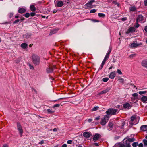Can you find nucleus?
I'll return each mask as SVG.
<instances>
[{
	"label": "nucleus",
	"instance_id": "2eb2a0df",
	"mask_svg": "<svg viewBox=\"0 0 147 147\" xmlns=\"http://www.w3.org/2000/svg\"><path fill=\"white\" fill-rule=\"evenodd\" d=\"M140 100L144 103H147V96H142L140 98Z\"/></svg>",
	"mask_w": 147,
	"mask_h": 147
},
{
	"label": "nucleus",
	"instance_id": "f704fd0d",
	"mask_svg": "<svg viewBox=\"0 0 147 147\" xmlns=\"http://www.w3.org/2000/svg\"><path fill=\"white\" fill-rule=\"evenodd\" d=\"M144 30L146 32L144 33V34L146 36H147V26H145Z\"/></svg>",
	"mask_w": 147,
	"mask_h": 147
},
{
	"label": "nucleus",
	"instance_id": "6e6552de",
	"mask_svg": "<svg viewBox=\"0 0 147 147\" xmlns=\"http://www.w3.org/2000/svg\"><path fill=\"white\" fill-rule=\"evenodd\" d=\"M17 129L19 131V133L20 134V136L22 137V134L23 132V130L20 124L19 123H17Z\"/></svg>",
	"mask_w": 147,
	"mask_h": 147
},
{
	"label": "nucleus",
	"instance_id": "a19ab883",
	"mask_svg": "<svg viewBox=\"0 0 147 147\" xmlns=\"http://www.w3.org/2000/svg\"><path fill=\"white\" fill-rule=\"evenodd\" d=\"M143 142L144 145H147V140H143Z\"/></svg>",
	"mask_w": 147,
	"mask_h": 147
},
{
	"label": "nucleus",
	"instance_id": "c9c22d12",
	"mask_svg": "<svg viewBox=\"0 0 147 147\" xmlns=\"http://www.w3.org/2000/svg\"><path fill=\"white\" fill-rule=\"evenodd\" d=\"M138 22H139L137 21H136V25L134 26L135 27L137 28H138L139 26V25L138 23Z\"/></svg>",
	"mask_w": 147,
	"mask_h": 147
},
{
	"label": "nucleus",
	"instance_id": "f03ea898",
	"mask_svg": "<svg viewBox=\"0 0 147 147\" xmlns=\"http://www.w3.org/2000/svg\"><path fill=\"white\" fill-rule=\"evenodd\" d=\"M109 118V115L107 114L104 116V117L102 119L101 124L102 125H104L108 121Z\"/></svg>",
	"mask_w": 147,
	"mask_h": 147
},
{
	"label": "nucleus",
	"instance_id": "8fccbe9b",
	"mask_svg": "<svg viewBox=\"0 0 147 147\" xmlns=\"http://www.w3.org/2000/svg\"><path fill=\"white\" fill-rule=\"evenodd\" d=\"M44 143V140H43L39 142V144H40L42 145Z\"/></svg>",
	"mask_w": 147,
	"mask_h": 147
},
{
	"label": "nucleus",
	"instance_id": "7ed1b4c3",
	"mask_svg": "<svg viewBox=\"0 0 147 147\" xmlns=\"http://www.w3.org/2000/svg\"><path fill=\"white\" fill-rule=\"evenodd\" d=\"M117 110L116 109L110 108L107 110L106 111V113L107 114L109 115V117L110 115H115L117 114Z\"/></svg>",
	"mask_w": 147,
	"mask_h": 147
},
{
	"label": "nucleus",
	"instance_id": "79ce46f5",
	"mask_svg": "<svg viewBox=\"0 0 147 147\" xmlns=\"http://www.w3.org/2000/svg\"><path fill=\"white\" fill-rule=\"evenodd\" d=\"M117 72L119 74L121 75L122 74V73L121 72V70L119 69H118L117 70Z\"/></svg>",
	"mask_w": 147,
	"mask_h": 147
},
{
	"label": "nucleus",
	"instance_id": "20e7f679",
	"mask_svg": "<svg viewBox=\"0 0 147 147\" xmlns=\"http://www.w3.org/2000/svg\"><path fill=\"white\" fill-rule=\"evenodd\" d=\"M95 2L94 0H91L89 1L88 3L85 5V9H88L93 8V7L92 4L93 2Z\"/></svg>",
	"mask_w": 147,
	"mask_h": 147
},
{
	"label": "nucleus",
	"instance_id": "49530a36",
	"mask_svg": "<svg viewBox=\"0 0 147 147\" xmlns=\"http://www.w3.org/2000/svg\"><path fill=\"white\" fill-rule=\"evenodd\" d=\"M67 142L68 144H71L72 143V141L71 140H69L67 141Z\"/></svg>",
	"mask_w": 147,
	"mask_h": 147
},
{
	"label": "nucleus",
	"instance_id": "c85d7f7f",
	"mask_svg": "<svg viewBox=\"0 0 147 147\" xmlns=\"http://www.w3.org/2000/svg\"><path fill=\"white\" fill-rule=\"evenodd\" d=\"M111 48L110 47L109 49V50L107 52V53L106 55L109 57V55L110 53H111Z\"/></svg>",
	"mask_w": 147,
	"mask_h": 147
},
{
	"label": "nucleus",
	"instance_id": "9b49d317",
	"mask_svg": "<svg viewBox=\"0 0 147 147\" xmlns=\"http://www.w3.org/2000/svg\"><path fill=\"white\" fill-rule=\"evenodd\" d=\"M136 120L135 116H132L131 118V120L129 121V123L131 125H134L137 123V122H135Z\"/></svg>",
	"mask_w": 147,
	"mask_h": 147
},
{
	"label": "nucleus",
	"instance_id": "9d476101",
	"mask_svg": "<svg viewBox=\"0 0 147 147\" xmlns=\"http://www.w3.org/2000/svg\"><path fill=\"white\" fill-rule=\"evenodd\" d=\"M101 136L98 133H96L93 135V138L94 142L96 141L99 138L101 137Z\"/></svg>",
	"mask_w": 147,
	"mask_h": 147
},
{
	"label": "nucleus",
	"instance_id": "864d4df0",
	"mask_svg": "<svg viewBox=\"0 0 147 147\" xmlns=\"http://www.w3.org/2000/svg\"><path fill=\"white\" fill-rule=\"evenodd\" d=\"M109 57L106 55L104 58V59L106 61L109 58Z\"/></svg>",
	"mask_w": 147,
	"mask_h": 147
},
{
	"label": "nucleus",
	"instance_id": "2f4dec72",
	"mask_svg": "<svg viewBox=\"0 0 147 147\" xmlns=\"http://www.w3.org/2000/svg\"><path fill=\"white\" fill-rule=\"evenodd\" d=\"M99 107H94L93 109H92V111H94L97 110L98 109Z\"/></svg>",
	"mask_w": 147,
	"mask_h": 147
},
{
	"label": "nucleus",
	"instance_id": "39448f33",
	"mask_svg": "<svg viewBox=\"0 0 147 147\" xmlns=\"http://www.w3.org/2000/svg\"><path fill=\"white\" fill-rule=\"evenodd\" d=\"M54 3L55 6L59 7H61L63 5V2L59 0H55Z\"/></svg>",
	"mask_w": 147,
	"mask_h": 147
},
{
	"label": "nucleus",
	"instance_id": "a211bd4d",
	"mask_svg": "<svg viewBox=\"0 0 147 147\" xmlns=\"http://www.w3.org/2000/svg\"><path fill=\"white\" fill-rule=\"evenodd\" d=\"M143 19V17L141 15H139L137 17L136 21L140 22H142Z\"/></svg>",
	"mask_w": 147,
	"mask_h": 147
},
{
	"label": "nucleus",
	"instance_id": "58836bf2",
	"mask_svg": "<svg viewBox=\"0 0 147 147\" xmlns=\"http://www.w3.org/2000/svg\"><path fill=\"white\" fill-rule=\"evenodd\" d=\"M96 10L95 9H93L92 10H91L90 11V13H94L96 12Z\"/></svg>",
	"mask_w": 147,
	"mask_h": 147
},
{
	"label": "nucleus",
	"instance_id": "37998d69",
	"mask_svg": "<svg viewBox=\"0 0 147 147\" xmlns=\"http://www.w3.org/2000/svg\"><path fill=\"white\" fill-rule=\"evenodd\" d=\"M28 66L30 67V68L31 69H34V67L32 65L30 64H28Z\"/></svg>",
	"mask_w": 147,
	"mask_h": 147
},
{
	"label": "nucleus",
	"instance_id": "a878e982",
	"mask_svg": "<svg viewBox=\"0 0 147 147\" xmlns=\"http://www.w3.org/2000/svg\"><path fill=\"white\" fill-rule=\"evenodd\" d=\"M30 7V9L32 11H34L36 10V8L34 5H31Z\"/></svg>",
	"mask_w": 147,
	"mask_h": 147
},
{
	"label": "nucleus",
	"instance_id": "473e14b6",
	"mask_svg": "<svg viewBox=\"0 0 147 147\" xmlns=\"http://www.w3.org/2000/svg\"><path fill=\"white\" fill-rule=\"evenodd\" d=\"M138 144V143L137 142H134L132 144L133 147H136L137 146Z\"/></svg>",
	"mask_w": 147,
	"mask_h": 147
},
{
	"label": "nucleus",
	"instance_id": "bf43d9fd",
	"mask_svg": "<svg viewBox=\"0 0 147 147\" xmlns=\"http://www.w3.org/2000/svg\"><path fill=\"white\" fill-rule=\"evenodd\" d=\"M144 5L145 6L147 5V0H145L144 1Z\"/></svg>",
	"mask_w": 147,
	"mask_h": 147
},
{
	"label": "nucleus",
	"instance_id": "6e6d98bb",
	"mask_svg": "<svg viewBox=\"0 0 147 147\" xmlns=\"http://www.w3.org/2000/svg\"><path fill=\"white\" fill-rule=\"evenodd\" d=\"M93 145L96 146H99L98 144L97 143H94L93 144Z\"/></svg>",
	"mask_w": 147,
	"mask_h": 147
},
{
	"label": "nucleus",
	"instance_id": "ea45409f",
	"mask_svg": "<svg viewBox=\"0 0 147 147\" xmlns=\"http://www.w3.org/2000/svg\"><path fill=\"white\" fill-rule=\"evenodd\" d=\"M136 55L135 54H132L131 55H130L129 57H130V58H132L135 57L136 56Z\"/></svg>",
	"mask_w": 147,
	"mask_h": 147
},
{
	"label": "nucleus",
	"instance_id": "603ef678",
	"mask_svg": "<svg viewBox=\"0 0 147 147\" xmlns=\"http://www.w3.org/2000/svg\"><path fill=\"white\" fill-rule=\"evenodd\" d=\"M30 14L32 16H33L35 15V13L34 12H31L30 13Z\"/></svg>",
	"mask_w": 147,
	"mask_h": 147
},
{
	"label": "nucleus",
	"instance_id": "a18cd8bd",
	"mask_svg": "<svg viewBox=\"0 0 147 147\" xmlns=\"http://www.w3.org/2000/svg\"><path fill=\"white\" fill-rule=\"evenodd\" d=\"M25 16L26 18H28L30 16V14L29 13H27L24 15Z\"/></svg>",
	"mask_w": 147,
	"mask_h": 147
},
{
	"label": "nucleus",
	"instance_id": "412c9836",
	"mask_svg": "<svg viewBox=\"0 0 147 147\" xmlns=\"http://www.w3.org/2000/svg\"><path fill=\"white\" fill-rule=\"evenodd\" d=\"M26 11V9L24 8H20L18 10L19 13H24Z\"/></svg>",
	"mask_w": 147,
	"mask_h": 147
},
{
	"label": "nucleus",
	"instance_id": "e433bc0d",
	"mask_svg": "<svg viewBox=\"0 0 147 147\" xmlns=\"http://www.w3.org/2000/svg\"><path fill=\"white\" fill-rule=\"evenodd\" d=\"M108 80H109V78L107 77L104 78L102 79L103 81L104 82H107V81Z\"/></svg>",
	"mask_w": 147,
	"mask_h": 147
},
{
	"label": "nucleus",
	"instance_id": "f8f14e48",
	"mask_svg": "<svg viewBox=\"0 0 147 147\" xmlns=\"http://www.w3.org/2000/svg\"><path fill=\"white\" fill-rule=\"evenodd\" d=\"M55 68V66H49L46 69V72L48 73H52L53 72L54 69Z\"/></svg>",
	"mask_w": 147,
	"mask_h": 147
},
{
	"label": "nucleus",
	"instance_id": "e2e57ef3",
	"mask_svg": "<svg viewBox=\"0 0 147 147\" xmlns=\"http://www.w3.org/2000/svg\"><path fill=\"white\" fill-rule=\"evenodd\" d=\"M106 61V60H105V59H104L102 63L104 64Z\"/></svg>",
	"mask_w": 147,
	"mask_h": 147
},
{
	"label": "nucleus",
	"instance_id": "0e129e2a",
	"mask_svg": "<svg viewBox=\"0 0 147 147\" xmlns=\"http://www.w3.org/2000/svg\"><path fill=\"white\" fill-rule=\"evenodd\" d=\"M15 62L17 63H19V61L18 60H15Z\"/></svg>",
	"mask_w": 147,
	"mask_h": 147
},
{
	"label": "nucleus",
	"instance_id": "680f3d73",
	"mask_svg": "<svg viewBox=\"0 0 147 147\" xmlns=\"http://www.w3.org/2000/svg\"><path fill=\"white\" fill-rule=\"evenodd\" d=\"M67 145L66 144H64L61 147H67Z\"/></svg>",
	"mask_w": 147,
	"mask_h": 147
},
{
	"label": "nucleus",
	"instance_id": "ddd939ff",
	"mask_svg": "<svg viewBox=\"0 0 147 147\" xmlns=\"http://www.w3.org/2000/svg\"><path fill=\"white\" fill-rule=\"evenodd\" d=\"M123 107L124 108L128 109L131 107L132 106L129 103L126 102L123 105Z\"/></svg>",
	"mask_w": 147,
	"mask_h": 147
},
{
	"label": "nucleus",
	"instance_id": "dca6fc26",
	"mask_svg": "<svg viewBox=\"0 0 147 147\" xmlns=\"http://www.w3.org/2000/svg\"><path fill=\"white\" fill-rule=\"evenodd\" d=\"M92 135L91 133L88 132H85L83 133V136L86 138H88L90 137Z\"/></svg>",
	"mask_w": 147,
	"mask_h": 147
},
{
	"label": "nucleus",
	"instance_id": "3c124183",
	"mask_svg": "<svg viewBox=\"0 0 147 147\" xmlns=\"http://www.w3.org/2000/svg\"><path fill=\"white\" fill-rule=\"evenodd\" d=\"M20 21V20L19 19H18L17 20H16L14 22V24H15V23H17L18 22H19Z\"/></svg>",
	"mask_w": 147,
	"mask_h": 147
},
{
	"label": "nucleus",
	"instance_id": "f3484780",
	"mask_svg": "<svg viewBox=\"0 0 147 147\" xmlns=\"http://www.w3.org/2000/svg\"><path fill=\"white\" fill-rule=\"evenodd\" d=\"M116 76V73L115 71H113L110 74L109 76V77L111 79H113Z\"/></svg>",
	"mask_w": 147,
	"mask_h": 147
},
{
	"label": "nucleus",
	"instance_id": "c03bdc74",
	"mask_svg": "<svg viewBox=\"0 0 147 147\" xmlns=\"http://www.w3.org/2000/svg\"><path fill=\"white\" fill-rule=\"evenodd\" d=\"M60 106V105L59 104H55L52 107L53 108H55L56 107H59Z\"/></svg>",
	"mask_w": 147,
	"mask_h": 147
},
{
	"label": "nucleus",
	"instance_id": "338daca9",
	"mask_svg": "<svg viewBox=\"0 0 147 147\" xmlns=\"http://www.w3.org/2000/svg\"><path fill=\"white\" fill-rule=\"evenodd\" d=\"M124 125H125L124 123V122H123L122 123V127H123L124 126Z\"/></svg>",
	"mask_w": 147,
	"mask_h": 147
},
{
	"label": "nucleus",
	"instance_id": "c756f323",
	"mask_svg": "<svg viewBox=\"0 0 147 147\" xmlns=\"http://www.w3.org/2000/svg\"><path fill=\"white\" fill-rule=\"evenodd\" d=\"M47 112L49 114H52L54 112V111H52L50 109H47Z\"/></svg>",
	"mask_w": 147,
	"mask_h": 147
},
{
	"label": "nucleus",
	"instance_id": "4c0bfd02",
	"mask_svg": "<svg viewBox=\"0 0 147 147\" xmlns=\"http://www.w3.org/2000/svg\"><path fill=\"white\" fill-rule=\"evenodd\" d=\"M30 35H28V34H26L24 35V37H25L26 38H28L30 37Z\"/></svg>",
	"mask_w": 147,
	"mask_h": 147
},
{
	"label": "nucleus",
	"instance_id": "de8ad7c7",
	"mask_svg": "<svg viewBox=\"0 0 147 147\" xmlns=\"http://www.w3.org/2000/svg\"><path fill=\"white\" fill-rule=\"evenodd\" d=\"M92 20L93 22H99V21L98 20H97L96 19H92Z\"/></svg>",
	"mask_w": 147,
	"mask_h": 147
},
{
	"label": "nucleus",
	"instance_id": "aec40b11",
	"mask_svg": "<svg viewBox=\"0 0 147 147\" xmlns=\"http://www.w3.org/2000/svg\"><path fill=\"white\" fill-rule=\"evenodd\" d=\"M141 129L143 131H146L147 130V125L142 126L140 127Z\"/></svg>",
	"mask_w": 147,
	"mask_h": 147
},
{
	"label": "nucleus",
	"instance_id": "13d9d810",
	"mask_svg": "<svg viewBox=\"0 0 147 147\" xmlns=\"http://www.w3.org/2000/svg\"><path fill=\"white\" fill-rule=\"evenodd\" d=\"M127 20V18L126 17H124L122 18L121 20L123 21H124L126 20Z\"/></svg>",
	"mask_w": 147,
	"mask_h": 147
},
{
	"label": "nucleus",
	"instance_id": "f257e3e1",
	"mask_svg": "<svg viewBox=\"0 0 147 147\" xmlns=\"http://www.w3.org/2000/svg\"><path fill=\"white\" fill-rule=\"evenodd\" d=\"M32 59L33 63L36 65L39 64L40 59L38 56L35 54H33L32 57Z\"/></svg>",
	"mask_w": 147,
	"mask_h": 147
},
{
	"label": "nucleus",
	"instance_id": "393cba45",
	"mask_svg": "<svg viewBox=\"0 0 147 147\" xmlns=\"http://www.w3.org/2000/svg\"><path fill=\"white\" fill-rule=\"evenodd\" d=\"M139 94L140 95H143L146 94V95H147V89H146V90L143 91H139Z\"/></svg>",
	"mask_w": 147,
	"mask_h": 147
},
{
	"label": "nucleus",
	"instance_id": "4d7b16f0",
	"mask_svg": "<svg viewBox=\"0 0 147 147\" xmlns=\"http://www.w3.org/2000/svg\"><path fill=\"white\" fill-rule=\"evenodd\" d=\"M104 65V64L102 63V64L100 67V69H102V68L103 67Z\"/></svg>",
	"mask_w": 147,
	"mask_h": 147
},
{
	"label": "nucleus",
	"instance_id": "0eeeda50",
	"mask_svg": "<svg viewBox=\"0 0 147 147\" xmlns=\"http://www.w3.org/2000/svg\"><path fill=\"white\" fill-rule=\"evenodd\" d=\"M142 43L137 44L136 41H135L131 43L130 47L131 48H135L139 46L142 45Z\"/></svg>",
	"mask_w": 147,
	"mask_h": 147
},
{
	"label": "nucleus",
	"instance_id": "4468645a",
	"mask_svg": "<svg viewBox=\"0 0 147 147\" xmlns=\"http://www.w3.org/2000/svg\"><path fill=\"white\" fill-rule=\"evenodd\" d=\"M136 30V29L134 27H130L127 31L126 33L128 34L129 33H132L134 32Z\"/></svg>",
	"mask_w": 147,
	"mask_h": 147
},
{
	"label": "nucleus",
	"instance_id": "b1692460",
	"mask_svg": "<svg viewBox=\"0 0 147 147\" xmlns=\"http://www.w3.org/2000/svg\"><path fill=\"white\" fill-rule=\"evenodd\" d=\"M57 31L58 29H53L51 30L50 33V34L51 35L54 34H55L57 32Z\"/></svg>",
	"mask_w": 147,
	"mask_h": 147
},
{
	"label": "nucleus",
	"instance_id": "7c9ffc66",
	"mask_svg": "<svg viewBox=\"0 0 147 147\" xmlns=\"http://www.w3.org/2000/svg\"><path fill=\"white\" fill-rule=\"evenodd\" d=\"M127 138L129 140V142H133L135 140V139L134 138Z\"/></svg>",
	"mask_w": 147,
	"mask_h": 147
},
{
	"label": "nucleus",
	"instance_id": "6ab92c4d",
	"mask_svg": "<svg viewBox=\"0 0 147 147\" xmlns=\"http://www.w3.org/2000/svg\"><path fill=\"white\" fill-rule=\"evenodd\" d=\"M142 65L144 67L147 68V59L143 60L142 62Z\"/></svg>",
	"mask_w": 147,
	"mask_h": 147
},
{
	"label": "nucleus",
	"instance_id": "052dcab7",
	"mask_svg": "<svg viewBox=\"0 0 147 147\" xmlns=\"http://www.w3.org/2000/svg\"><path fill=\"white\" fill-rule=\"evenodd\" d=\"M2 147H8V146L7 144H4Z\"/></svg>",
	"mask_w": 147,
	"mask_h": 147
},
{
	"label": "nucleus",
	"instance_id": "4be33fe9",
	"mask_svg": "<svg viewBox=\"0 0 147 147\" xmlns=\"http://www.w3.org/2000/svg\"><path fill=\"white\" fill-rule=\"evenodd\" d=\"M129 10L133 12L136 11V8L135 6H131L129 7Z\"/></svg>",
	"mask_w": 147,
	"mask_h": 147
},
{
	"label": "nucleus",
	"instance_id": "774afa93",
	"mask_svg": "<svg viewBox=\"0 0 147 147\" xmlns=\"http://www.w3.org/2000/svg\"><path fill=\"white\" fill-rule=\"evenodd\" d=\"M57 130V129L56 128H54L53 129V131H56Z\"/></svg>",
	"mask_w": 147,
	"mask_h": 147
},
{
	"label": "nucleus",
	"instance_id": "5701e85b",
	"mask_svg": "<svg viewBox=\"0 0 147 147\" xmlns=\"http://www.w3.org/2000/svg\"><path fill=\"white\" fill-rule=\"evenodd\" d=\"M110 89L109 88H108L104 90L101 91L100 93V94H105L107 92H108L110 90Z\"/></svg>",
	"mask_w": 147,
	"mask_h": 147
},
{
	"label": "nucleus",
	"instance_id": "5fc2aeb1",
	"mask_svg": "<svg viewBox=\"0 0 147 147\" xmlns=\"http://www.w3.org/2000/svg\"><path fill=\"white\" fill-rule=\"evenodd\" d=\"M138 146L139 147H143V144L142 143H140L138 145Z\"/></svg>",
	"mask_w": 147,
	"mask_h": 147
},
{
	"label": "nucleus",
	"instance_id": "69168bd1",
	"mask_svg": "<svg viewBox=\"0 0 147 147\" xmlns=\"http://www.w3.org/2000/svg\"><path fill=\"white\" fill-rule=\"evenodd\" d=\"M92 121V119H88V122H91V121Z\"/></svg>",
	"mask_w": 147,
	"mask_h": 147
},
{
	"label": "nucleus",
	"instance_id": "bb28decb",
	"mask_svg": "<svg viewBox=\"0 0 147 147\" xmlns=\"http://www.w3.org/2000/svg\"><path fill=\"white\" fill-rule=\"evenodd\" d=\"M113 123L111 122H109L108 124V126L109 127L111 128V129H108V130H111V129L113 128Z\"/></svg>",
	"mask_w": 147,
	"mask_h": 147
},
{
	"label": "nucleus",
	"instance_id": "423d86ee",
	"mask_svg": "<svg viewBox=\"0 0 147 147\" xmlns=\"http://www.w3.org/2000/svg\"><path fill=\"white\" fill-rule=\"evenodd\" d=\"M132 97L131 98V101L134 103L137 102L138 100V94L137 93H134L132 94Z\"/></svg>",
	"mask_w": 147,
	"mask_h": 147
},
{
	"label": "nucleus",
	"instance_id": "72a5a7b5",
	"mask_svg": "<svg viewBox=\"0 0 147 147\" xmlns=\"http://www.w3.org/2000/svg\"><path fill=\"white\" fill-rule=\"evenodd\" d=\"M98 16L100 17H104L105 16V15L103 13H99L98 14Z\"/></svg>",
	"mask_w": 147,
	"mask_h": 147
},
{
	"label": "nucleus",
	"instance_id": "cd10ccee",
	"mask_svg": "<svg viewBox=\"0 0 147 147\" xmlns=\"http://www.w3.org/2000/svg\"><path fill=\"white\" fill-rule=\"evenodd\" d=\"M28 45L25 43H23L21 44V46L23 49H25L27 47Z\"/></svg>",
	"mask_w": 147,
	"mask_h": 147
},
{
	"label": "nucleus",
	"instance_id": "1a4fd4ad",
	"mask_svg": "<svg viewBox=\"0 0 147 147\" xmlns=\"http://www.w3.org/2000/svg\"><path fill=\"white\" fill-rule=\"evenodd\" d=\"M123 143L126 147H130L129 142L127 138H125L123 140Z\"/></svg>",
	"mask_w": 147,
	"mask_h": 147
},
{
	"label": "nucleus",
	"instance_id": "09e8293b",
	"mask_svg": "<svg viewBox=\"0 0 147 147\" xmlns=\"http://www.w3.org/2000/svg\"><path fill=\"white\" fill-rule=\"evenodd\" d=\"M13 13H11L9 14V18H11L13 15Z\"/></svg>",
	"mask_w": 147,
	"mask_h": 147
}]
</instances>
